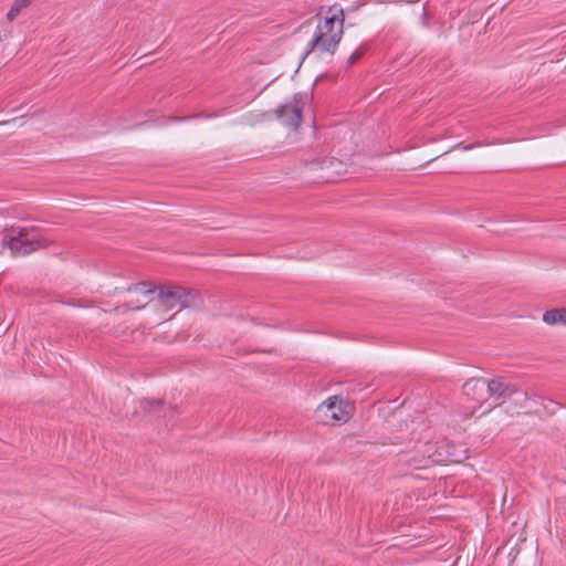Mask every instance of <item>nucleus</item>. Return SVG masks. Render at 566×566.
Masks as SVG:
<instances>
[{"label": "nucleus", "mask_w": 566, "mask_h": 566, "mask_svg": "<svg viewBox=\"0 0 566 566\" xmlns=\"http://www.w3.org/2000/svg\"><path fill=\"white\" fill-rule=\"evenodd\" d=\"M509 397H512V400L515 405L518 407H524L525 402L527 401L528 397L527 394L521 390H514L512 389V392Z\"/></svg>", "instance_id": "nucleus-10"}, {"label": "nucleus", "mask_w": 566, "mask_h": 566, "mask_svg": "<svg viewBox=\"0 0 566 566\" xmlns=\"http://www.w3.org/2000/svg\"><path fill=\"white\" fill-rule=\"evenodd\" d=\"M135 297L114 311L123 314L127 311H143L144 327H154L174 317L184 308H200L201 295L191 289L177 284H149L139 282L128 289Z\"/></svg>", "instance_id": "nucleus-1"}, {"label": "nucleus", "mask_w": 566, "mask_h": 566, "mask_svg": "<svg viewBox=\"0 0 566 566\" xmlns=\"http://www.w3.org/2000/svg\"><path fill=\"white\" fill-rule=\"evenodd\" d=\"M142 405H143V408L145 410H149L150 411V410L161 406L163 401L161 400H149V399H146V400H144L142 402Z\"/></svg>", "instance_id": "nucleus-11"}, {"label": "nucleus", "mask_w": 566, "mask_h": 566, "mask_svg": "<svg viewBox=\"0 0 566 566\" xmlns=\"http://www.w3.org/2000/svg\"><path fill=\"white\" fill-rule=\"evenodd\" d=\"M353 410L354 407L352 403L337 396H332L321 403L316 411L323 416L326 421L346 422L352 417Z\"/></svg>", "instance_id": "nucleus-4"}, {"label": "nucleus", "mask_w": 566, "mask_h": 566, "mask_svg": "<svg viewBox=\"0 0 566 566\" xmlns=\"http://www.w3.org/2000/svg\"><path fill=\"white\" fill-rule=\"evenodd\" d=\"M11 120H2L0 122V125H6V124H9Z\"/></svg>", "instance_id": "nucleus-13"}, {"label": "nucleus", "mask_w": 566, "mask_h": 566, "mask_svg": "<svg viewBox=\"0 0 566 566\" xmlns=\"http://www.w3.org/2000/svg\"><path fill=\"white\" fill-rule=\"evenodd\" d=\"M31 3V0H14L11 9L9 10L7 18L12 21L22 9L27 8Z\"/></svg>", "instance_id": "nucleus-9"}, {"label": "nucleus", "mask_w": 566, "mask_h": 566, "mask_svg": "<svg viewBox=\"0 0 566 566\" xmlns=\"http://www.w3.org/2000/svg\"><path fill=\"white\" fill-rule=\"evenodd\" d=\"M301 112L302 111L297 103L284 105L279 111V118L282 120L283 124L296 128L302 122Z\"/></svg>", "instance_id": "nucleus-6"}, {"label": "nucleus", "mask_w": 566, "mask_h": 566, "mask_svg": "<svg viewBox=\"0 0 566 566\" xmlns=\"http://www.w3.org/2000/svg\"><path fill=\"white\" fill-rule=\"evenodd\" d=\"M486 387L489 398L493 397L496 399L509 397L513 389L511 385L502 378H495L490 381L486 380Z\"/></svg>", "instance_id": "nucleus-7"}, {"label": "nucleus", "mask_w": 566, "mask_h": 566, "mask_svg": "<svg viewBox=\"0 0 566 566\" xmlns=\"http://www.w3.org/2000/svg\"><path fill=\"white\" fill-rule=\"evenodd\" d=\"M41 245L33 229L11 228L6 231L0 242V253L8 248L12 254L25 255Z\"/></svg>", "instance_id": "nucleus-3"}, {"label": "nucleus", "mask_w": 566, "mask_h": 566, "mask_svg": "<svg viewBox=\"0 0 566 566\" xmlns=\"http://www.w3.org/2000/svg\"><path fill=\"white\" fill-rule=\"evenodd\" d=\"M463 392L471 400L478 401L480 403L485 402L489 399L485 379H481V378L469 379L463 385Z\"/></svg>", "instance_id": "nucleus-5"}, {"label": "nucleus", "mask_w": 566, "mask_h": 566, "mask_svg": "<svg viewBox=\"0 0 566 566\" xmlns=\"http://www.w3.org/2000/svg\"><path fill=\"white\" fill-rule=\"evenodd\" d=\"M300 98H306V96L300 95ZM296 101L298 102V96H296Z\"/></svg>", "instance_id": "nucleus-14"}, {"label": "nucleus", "mask_w": 566, "mask_h": 566, "mask_svg": "<svg viewBox=\"0 0 566 566\" xmlns=\"http://www.w3.org/2000/svg\"><path fill=\"white\" fill-rule=\"evenodd\" d=\"M543 322L549 326L566 327V307L551 308L544 312Z\"/></svg>", "instance_id": "nucleus-8"}, {"label": "nucleus", "mask_w": 566, "mask_h": 566, "mask_svg": "<svg viewBox=\"0 0 566 566\" xmlns=\"http://www.w3.org/2000/svg\"><path fill=\"white\" fill-rule=\"evenodd\" d=\"M364 54V49L359 48L357 49L350 56L348 57V64L353 65L355 64Z\"/></svg>", "instance_id": "nucleus-12"}, {"label": "nucleus", "mask_w": 566, "mask_h": 566, "mask_svg": "<svg viewBox=\"0 0 566 566\" xmlns=\"http://www.w3.org/2000/svg\"><path fill=\"white\" fill-rule=\"evenodd\" d=\"M329 12H333L332 15L326 17L317 25L313 39L308 42L306 54L323 56L333 55L336 52L343 36L344 12L343 9H329Z\"/></svg>", "instance_id": "nucleus-2"}]
</instances>
